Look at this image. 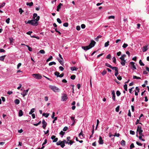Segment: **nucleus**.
I'll use <instances>...</instances> for the list:
<instances>
[{"mask_svg": "<svg viewBox=\"0 0 149 149\" xmlns=\"http://www.w3.org/2000/svg\"><path fill=\"white\" fill-rule=\"evenodd\" d=\"M49 115V113H43L42 114V116H45V117L47 118Z\"/></svg>", "mask_w": 149, "mask_h": 149, "instance_id": "4be33fe9", "label": "nucleus"}, {"mask_svg": "<svg viewBox=\"0 0 149 149\" xmlns=\"http://www.w3.org/2000/svg\"><path fill=\"white\" fill-rule=\"evenodd\" d=\"M120 136V134L119 133H116L115 135H114V136H117L118 137Z\"/></svg>", "mask_w": 149, "mask_h": 149, "instance_id": "774afa93", "label": "nucleus"}, {"mask_svg": "<svg viewBox=\"0 0 149 149\" xmlns=\"http://www.w3.org/2000/svg\"><path fill=\"white\" fill-rule=\"evenodd\" d=\"M14 102L15 104H19L20 102V101L18 99H16L15 100Z\"/></svg>", "mask_w": 149, "mask_h": 149, "instance_id": "a211bd4d", "label": "nucleus"}, {"mask_svg": "<svg viewBox=\"0 0 149 149\" xmlns=\"http://www.w3.org/2000/svg\"><path fill=\"white\" fill-rule=\"evenodd\" d=\"M111 68L112 70H115V71H116V70H118V68L116 67H113L111 66Z\"/></svg>", "mask_w": 149, "mask_h": 149, "instance_id": "5701e85b", "label": "nucleus"}, {"mask_svg": "<svg viewBox=\"0 0 149 149\" xmlns=\"http://www.w3.org/2000/svg\"><path fill=\"white\" fill-rule=\"evenodd\" d=\"M65 132H64L62 131L60 132V134L61 135H62V136H63L64 135V134H65Z\"/></svg>", "mask_w": 149, "mask_h": 149, "instance_id": "338daca9", "label": "nucleus"}, {"mask_svg": "<svg viewBox=\"0 0 149 149\" xmlns=\"http://www.w3.org/2000/svg\"><path fill=\"white\" fill-rule=\"evenodd\" d=\"M126 63V60H124V61H121L120 62L121 64L123 66H124Z\"/></svg>", "mask_w": 149, "mask_h": 149, "instance_id": "f3484780", "label": "nucleus"}, {"mask_svg": "<svg viewBox=\"0 0 149 149\" xmlns=\"http://www.w3.org/2000/svg\"><path fill=\"white\" fill-rule=\"evenodd\" d=\"M34 111H35V109L34 108H33V109H31V110L30 111L29 113V114L30 115V114H32V113H33L34 112Z\"/></svg>", "mask_w": 149, "mask_h": 149, "instance_id": "412c9836", "label": "nucleus"}, {"mask_svg": "<svg viewBox=\"0 0 149 149\" xmlns=\"http://www.w3.org/2000/svg\"><path fill=\"white\" fill-rule=\"evenodd\" d=\"M77 68H76V67H72L71 68V70L72 71H73L74 70H76Z\"/></svg>", "mask_w": 149, "mask_h": 149, "instance_id": "f704fd0d", "label": "nucleus"}, {"mask_svg": "<svg viewBox=\"0 0 149 149\" xmlns=\"http://www.w3.org/2000/svg\"><path fill=\"white\" fill-rule=\"evenodd\" d=\"M58 140V138H55L54 140L53 141V142H55L57 141Z\"/></svg>", "mask_w": 149, "mask_h": 149, "instance_id": "864d4df0", "label": "nucleus"}, {"mask_svg": "<svg viewBox=\"0 0 149 149\" xmlns=\"http://www.w3.org/2000/svg\"><path fill=\"white\" fill-rule=\"evenodd\" d=\"M68 22H65L63 24V26L65 27H67L68 26Z\"/></svg>", "mask_w": 149, "mask_h": 149, "instance_id": "4c0bfd02", "label": "nucleus"}, {"mask_svg": "<svg viewBox=\"0 0 149 149\" xmlns=\"http://www.w3.org/2000/svg\"><path fill=\"white\" fill-rule=\"evenodd\" d=\"M139 63L141 66H144V64L142 62L141 60H140L139 61Z\"/></svg>", "mask_w": 149, "mask_h": 149, "instance_id": "a878e982", "label": "nucleus"}, {"mask_svg": "<svg viewBox=\"0 0 149 149\" xmlns=\"http://www.w3.org/2000/svg\"><path fill=\"white\" fill-rule=\"evenodd\" d=\"M76 77V76L75 75H71L70 77V78L73 80Z\"/></svg>", "mask_w": 149, "mask_h": 149, "instance_id": "2f4dec72", "label": "nucleus"}, {"mask_svg": "<svg viewBox=\"0 0 149 149\" xmlns=\"http://www.w3.org/2000/svg\"><path fill=\"white\" fill-rule=\"evenodd\" d=\"M63 6V4L61 3H60L57 7L56 10L57 11H59V9L61 8V6Z\"/></svg>", "mask_w": 149, "mask_h": 149, "instance_id": "f8f14e48", "label": "nucleus"}, {"mask_svg": "<svg viewBox=\"0 0 149 149\" xmlns=\"http://www.w3.org/2000/svg\"><path fill=\"white\" fill-rule=\"evenodd\" d=\"M134 144L133 143H132L131 144V145L130 146V149H132V148H134Z\"/></svg>", "mask_w": 149, "mask_h": 149, "instance_id": "37998d69", "label": "nucleus"}, {"mask_svg": "<svg viewBox=\"0 0 149 149\" xmlns=\"http://www.w3.org/2000/svg\"><path fill=\"white\" fill-rule=\"evenodd\" d=\"M59 69L61 71H63L64 70V68L62 66H60L59 67Z\"/></svg>", "mask_w": 149, "mask_h": 149, "instance_id": "e2e57ef3", "label": "nucleus"}, {"mask_svg": "<svg viewBox=\"0 0 149 149\" xmlns=\"http://www.w3.org/2000/svg\"><path fill=\"white\" fill-rule=\"evenodd\" d=\"M117 78L119 80H121L122 79V77L121 76L119 75L117 77Z\"/></svg>", "mask_w": 149, "mask_h": 149, "instance_id": "3c124183", "label": "nucleus"}, {"mask_svg": "<svg viewBox=\"0 0 149 149\" xmlns=\"http://www.w3.org/2000/svg\"><path fill=\"white\" fill-rule=\"evenodd\" d=\"M133 78L134 79H141V77H137L136 76L134 75L133 76Z\"/></svg>", "mask_w": 149, "mask_h": 149, "instance_id": "c85d7f7f", "label": "nucleus"}, {"mask_svg": "<svg viewBox=\"0 0 149 149\" xmlns=\"http://www.w3.org/2000/svg\"><path fill=\"white\" fill-rule=\"evenodd\" d=\"M119 106H118L116 108V111L118 112L119 111Z\"/></svg>", "mask_w": 149, "mask_h": 149, "instance_id": "5fc2aeb1", "label": "nucleus"}, {"mask_svg": "<svg viewBox=\"0 0 149 149\" xmlns=\"http://www.w3.org/2000/svg\"><path fill=\"white\" fill-rule=\"evenodd\" d=\"M10 19L9 18H7L6 20V22L7 23V24H9V22H10Z\"/></svg>", "mask_w": 149, "mask_h": 149, "instance_id": "de8ad7c7", "label": "nucleus"}, {"mask_svg": "<svg viewBox=\"0 0 149 149\" xmlns=\"http://www.w3.org/2000/svg\"><path fill=\"white\" fill-rule=\"evenodd\" d=\"M29 90V88L26 90H24L23 93H21V95H23V97H24L26 95H27V93L28 92Z\"/></svg>", "mask_w": 149, "mask_h": 149, "instance_id": "39448f33", "label": "nucleus"}, {"mask_svg": "<svg viewBox=\"0 0 149 149\" xmlns=\"http://www.w3.org/2000/svg\"><path fill=\"white\" fill-rule=\"evenodd\" d=\"M82 48L85 51L87 50L91 49L89 45L86 46H82Z\"/></svg>", "mask_w": 149, "mask_h": 149, "instance_id": "9d476101", "label": "nucleus"}, {"mask_svg": "<svg viewBox=\"0 0 149 149\" xmlns=\"http://www.w3.org/2000/svg\"><path fill=\"white\" fill-rule=\"evenodd\" d=\"M95 43L96 42L92 40L91 43L88 45L90 46L91 48L95 46Z\"/></svg>", "mask_w": 149, "mask_h": 149, "instance_id": "423d86ee", "label": "nucleus"}, {"mask_svg": "<svg viewBox=\"0 0 149 149\" xmlns=\"http://www.w3.org/2000/svg\"><path fill=\"white\" fill-rule=\"evenodd\" d=\"M128 46V45L125 43H124L123 46V47L124 48H126Z\"/></svg>", "mask_w": 149, "mask_h": 149, "instance_id": "58836bf2", "label": "nucleus"}, {"mask_svg": "<svg viewBox=\"0 0 149 149\" xmlns=\"http://www.w3.org/2000/svg\"><path fill=\"white\" fill-rule=\"evenodd\" d=\"M24 11L22 10V8H19V12L20 13V14L21 15Z\"/></svg>", "mask_w": 149, "mask_h": 149, "instance_id": "72a5a7b5", "label": "nucleus"}, {"mask_svg": "<svg viewBox=\"0 0 149 149\" xmlns=\"http://www.w3.org/2000/svg\"><path fill=\"white\" fill-rule=\"evenodd\" d=\"M106 58L107 59H110L111 58V56L110 54H109L107 55Z\"/></svg>", "mask_w": 149, "mask_h": 149, "instance_id": "49530a36", "label": "nucleus"}, {"mask_svg": "<svg viewBox=\"0 0 149 149\" xmlns=\"http://www.w3.org/2000/svg\"><path fill=\"white\" fill-rule=\"evenodd\" d=\"M26 46L28 48L29 50L30 51H32V48L30 47L29 45H26Z\"/></svg>", "mask_w": 149, "mask_h": 149, "instance_id": "393cba45", "label": "nucleus"}, {"mask_svg": "<svg viewBox=\"0 0 149 149\" xmlns=\"http://www.w3.org/2000/svg\"><path fill=\"white\" fill-rule=\"evenodd\" d=\"M26 4L27 6H29L31 7L33 5V2H31L30 3H27Z\"/></svg>", "mask_w": 149, "mask_h": 149, "instance_id": "dca6fc26", "label": "nucleus"}, {"mask_svg": "<svg viewBox=\"0 0 149 149\" xmlns=\"http://www.w3.org/2000/svg\"><path fill=\"white\" fill-rule=\"evenodd\" d=\"M118 70H116V71H115V76L116 77L118 75Z\"/></svg>", "mask_w": 149, "mask_h": 149, "instance_id": "ea45409f", "label": "nucleus"}, {"mask_svg": "<svg viewBox=\"0 0 149 149\" xmlns=\"http://www.w3.org/2000/svg\"><path fill=\"white\" fill-rule=\"evenodd\" d=\"M147 46H144L143 47V49H142L143 52H144L146 51L148 49V48H147Z\"/></svg>", "mask_w": 149, "mask_h": 149, "instance_id": "4468645a", "label": "nucleus"}, {"mask_svg": "<svg viewBox=\"0 0 149 149\" xmlns=\"http://www.w3.org/2000/svg\"><path fill=\"white\" fill-rule=\"evenodd\" d=\"M39 52L41 54H44L45 53V51L43 50H40Z\"/></svg>", "mask_w": 149, "mask_h": 149, "instance_id": "a18cd8bd", "label": "nucleus"}, {"mask_svg": "<svg viewBox=\"0 0 149 149\" xmlns=\"http://www.w3.org/2000/svg\"><path fill=\"white\" fill-rule=\"evenodd\" d=\"M49 87L54 92L57 91L59 89L58 88L54 86H50Z\"/></svg>", "mask_w": 149, "mask_h": 149, "instance_id": "20e7f679", "label": "nucleus"}, {"mask_svg": "<svg viewBox=\"0 0 149 149\" xmlns=\"http://www.w3.org/2000/svg\"><path fill=\"white\" fill-rule=\"evenodd\" d=\"M130 134H132V135H134L135 134V132L134 131H132V130H130Z\"/></svg>", "mask_w": 149, "mask_h": 149, "instance_id": "c03bdc74", "label": "nucleus"}, {"mask_svg": "<svg viewBox=\"0 0 149 149\" xmlns=\"http://www.w3.org/2000/svg\"><path fill=\"white\" fill-rule=\"evenodd\" d=\"M140 120V119H138L136 120V124H135L136 125H137L138 123H139V124H141V123H139V121Z\"/></svg>", "mask_w": 149, "mask_h": 149, "instance_id": "8fccbe9b", "label": "nucleus"}, {"mask_svg": "<svg viewBox=\"0 0 149 149\" xmlns=\"http://www.w3.org/2000/svg\"><path fill=\"white\" fill-rule=\"evenodd\" d=\"M81 27L82 29H84L85 28L86 26L84 24H82L81 25Z\"/></svg>", "mask_w": 149, "mask_h": 149, "instance_id": "bf43d9fd", "label": "nucleus"}, {"mask_svg": "<svg viewBox=\"0 0 149 149\" xmlns=\"http://www.w3.org/2000/svg\"><path fill=\"white\" fill-rule=\"evenodd\" d=\"M56 144L58 146L60 145L62 148H63L65 146V144L63 142H62L61 141H59L56 143Z\"/></svg>", "mask_w": 149, "mask_h": 149, "instance_id": "7ed1b4c3", "label": "nucleus"}, {"mask_svg": "<svg viewBox=\"0 0 149 149\" xmlns=\"http://www.w3.org/2000/svg\"><path fill=\"white\" fill-rule=\"evenodd\" d=\"M123 87H124V89L125 90V91H127V85L126 84H125L124 85Z\"/></svg>", "mask_w": 149, "mask_h": 149, "instance_id": "bb28decb", "label": "nucleus"}, {"mask_svg": "<svg viewBox=\"0 0 149 149\" xmlns=\"http://www.w3.org/2000/svg\"><path fill=\"white\" fill-rule=\"evenodd\" d=\"M137 131L139 132V134H140L141 133H142L143 132V130L141 129L137 130Z\"/></svg>", "mask_w": 149, "mask_h": 149, "instance_id": "79ce46f5", "label": "nucleus"}, {"mask_svg": "<svg viewBox=\"0 0 149 149\" xmlns=\"http://www.w3.org/2000/svg\"><path fill=\"white\" fill-rule=\"evenodd\" d=\"M76 29L77 30L79 31L80 30V27L79 26H77L76 28Z\"/></svg>", "mask_w": 149, "mask_h": 149, "instance_id": "603ef678", "label": "nucleus"}, {"mask_svg": "<svg viewBox=\"0 0 149 149\" xmlns=\"http://www.w3.org/2000/svg\"><path fill=\"white\" fill-rule=\"evenodd\" d=\"M5 52V50L2 48H0V52Z\"/></svg>", "mask_w": 149, "mask_h": 149, "instance_id": "69168bd1", "label": "nucleus"}, {"mask_svg": "<svg viewBox=\"0 0 149 149\" xmlns=\"http://www.w3.org/2000/svg\"><path fill=\"white\" fill-rule=\"evenodd\" d=\"M99 144H103V140L102 139L101 136H99Z\"/></svg>", "mask_w": 149, "mask_h": 149, "instance_id": "9b49d317", "label": "nucleus"}, {"mask_svg": "<svg viewBox=\"0 0 149 149\" xmlns=\"http://www.w3.org/2000/svg\"><path fill=\"white\" fill-rule=\"evenodd\" d=\"M125 54H123L121 56L120 58L121 61H124L125 59V58L126 56Z\"/></svg>", "mask_w": 149, "mask_h": 149, "instance_id": "ddd939ff", "label": "nucleus"}, {"mask_svg": "<svg viewBox=\"0 0 149 149\" xmlns=\"http://www.w3.org/2000/svg\"><path fill=\"white\" fill-rule=\"evenodd\" d=\"M68 129V127H65L63 129V131H67Z\"/></svg>", "mask_w": 149, "mask_h": 149, "instance_id": "13d9d810", "label": "nucleus"}, {"mask_svg": "<svg viewBox=\"0 0 149 149\" xmlns=\"http://www.w3.org/2000/svg\"><path fill=\"white\" fill-rule=\"evenodd\" d=\"M115 18V16H110L108 17L109 19H114Z\"/></svg>", "mask_w": 149, "mask_h": 149, "instance_id": "4d7b16f0", "label": "nucleus"}, {"mask_svg": "<svg viewBox=\"0 0 149 149\" xmlns=\"http://www.w3.org/2000/svg\"><path fill=\"white\" fill-rule=\"evenodd\" d=\"M57 21L59 24H61L62 23V21L60 20V19L59 18H58L57 19Z\"/></svg>", "mask_w": 149, "mask_h": 149, "instance_id": "a19ab883", "label": "nucleus"}, {"mask_svg": "<svg viewBox=\"0 0 149 149\" xmlns=\"http://www.w3.org/2000/svg\"><path fill=\"white\" fill-rule=\"evenodd\" d=\"M130 64L131 65L132 67V68H131L133 70H134V69H136V68L134 65V63L133 62H131L130 63Z\"/></svg>", "mask_w": 149, "mask_h": 149, "instance_id": "6e6552de", "label": "nucleus"}, {"mask_svg": "<svg viewBox=\"0 0 149 149\" xmlns=\"http://www.w3.org/2000/svg\"><path fill=\"white\" fill-rule=\"evenodd\" d=\"M54 74L57 77H58L60 73L56 71L54 73Z\"/></svg>", "mask_w": 149, "mask_h": 149, "instance_id": "473e14b6", "label": "nucleus"}, {"mask_svg": "<svg viewBox=\"0 0 149 149\" xmlns=\"http://www.w3.org/2000/svg\"><path fill=\"white\" fill-rule=\"evenodd\" d=\"M42 124H43L42 127L44 129H45L47 125V123L45 121V120L43 119L42 121Z\"/></svg>", "mask_w": 149, "mask_h": 149, "instance_id": "0eeeda50", "label": "nucleus"}, {"mask_svg": "<svg viewBox=\"0 0 149 149\" xmlns=\"http://www.w3.org/2000/svg\"><path fill=\"white\" fill-rule=\"evenodd\" d=\"M68 99L67 95L64 94L63 95L62 97V100L63 101H65Z\"/></svg>", "mask_w": 149, "mask_h": 149, "instance_id": "1a4fd4ad", "label": "nucleus"}, {"mask_svg": "<svg viewBox=\"0 0 149 149\" xmlns=\"http://www.w3.org/2000/svg\"><path fill=\"white\" fill-rule=\"evenodd\" d=\"M121 144L123 146H125V141L124 140H122L121 142Z\"/></svg>", "mask_w": 149, "mask_h": 149, "instance_id": "6ab92c4d", "label": "nucleus"}, {"mask_svg": "<svg viewBox=\"0 0 149 149\" xmlns=\"http://www.w3.org/2000/svg\"><path fill=\"white\" fill-rule=\"evenodd\" d=\"M116 96L115 95H112V98L113 100L114 101H115L116 100Z\"/></svg>", "mask_w": 149, "mask_h": 149, "instance_id": "052dcab7", "label": "nucleus"}, {"mask_svg": "<svg viewBox=\"0 0 149 149\" xmlns=\"http://www.w3.org/2000/svg\"><path fill=\"white\" fill-rule=\"evenodd\" d=\"M73 143V142L71 140L69 141L68 142V144L72 145Z\"/></svg>", "mask_w": 149, "mask_h": 149, "instance_id": "0e129e2a", "label": "nucleus"}, {"mask_svg": "<svg viewBox=\"0 0 149 149\" xmlns=\"http://www.w3.org/2000/svg\"><path fill=\"white\" fill-rule=\"evenodd\" d=\"M47 139H45V140L44 142L42 144V146H43L45 144H46L47 143Z\"/></svg>", "mask_w": 149, "mask_h": 149, "instance_id": "680f3d73", "label": "nucleus"}, {"mask_svg": "<svg viewBox=\"0 0 149 149\" xmlns=\"http://www.w3.org/2000/svg\"><path fill=\"white\" fill-rule=\"evenodd\" d=\"M52 58V56H51L46 61L48 62V61H50Z\"/></svg>", "mask_w": 149, "mask_h": 149, "instance_id": "c9c22d12", "label": "nucleus"}, {"mask_svg": "<svg viewBox=\"0 0 149 149\" xmlns=\"http://www.w3.org/2000/svg\"><path fill=\"white\" fill-rule=\"evenodd\" d=\"M6 55H4L0 57V60L1 61H3L6 57Z\"/></svg>", "mask_w": 149, "mask_h": 149, "instance_id": "aec40b11", "label": "nucleus"}, {"mask_svg": "<svg viewBox=\"0 0 149 149\" xmlns=\"http://www.w3.org/2000/svg\"><path fill=\"white\" fill-rule=\"evenodd\" d=\"M57 59L58 61L60 63V64H61L62 65H63V63L62 61L59 59V58H58Z\"/></svg>", "mask_w": 149, "mask_h": 149, "instance_id": "e433bc0d", "label": "nucleus"}, {"mask_svg": "<svg viewBox=\"0 0 149 149\" xmlns=\"http://www.w3.org/2000/svg\"><path fill=\"white\" fill-rule=\"evenodd\" d=\"M116 94L118 96H119L120 95L121 93L120 91H117L116 92Z\"/></svg>", "mask_w": 149, "mask_h": 149, "instance_id": "7c9ffc66", "label": "nucleus"}, {"mask_svg": "<svg viewBox=\"0 0 149 149\" xmlns=\"http://www.w3.org/2000/svg\"><path fill=\"white\" fill-rule=\"evenodd\" d=\"M56 63L55 62H52L49 63V66L52 65H56Z\"/></svg>", "mask_w": 149, "mask_h": 149, "instance_id": "b1692460", "label": "nucleus"}, {"mask_svg": "<svg viewBox=\"0 0 149 149\" xmlns=\"http://www.w3.org/2000/svg\"><path fill=\"white\" fill-rule=\"evenodd\" d=\"M107 73V71L104 70L101 73L102 75L103 76L105 74Z\"/></svg>", "mask_w": 149, "mask_h": 149, "instance_id": "c756f323", "label": "nucleus"}, {"mask_svg": "<svg viewBox=\"0 0 149 149\" xmlns=\"http://www.w3.org/2000/svg\"><path fill=\"white\" fill-rule=\"evenodd\" d=\"M40 17L39 16H38L36 13H34L33 14V18L34 19L29 20L28 22L26 21L25 23L26 24H29L32 25L34 26H37L38 25V21L40 19Z\"/></svg>", "mask_w": 149, "mask_h": 149, "instance_id": "f257e3e1", "label": "nucleus"}, {"mask_svg": "<svg viewBox=\"0 0 149 149\" xmlns=\"http://www.w3.org/2000/svg\"><path fill=\"white\" fill-rule=\"evenodd\" d=\"M105 65L107 67H108L110 68L111 66L108 63H106Z\"/></svg>", "mask_w": 149, "mask_h": 149, "instance_id": "09e8293b", "label": "nucleus"}, {"mask_svg": "<svg viewBox=\"0 0 149 149\" xmlns=\"http://www.w3.org/2000/svg\"><path fill=\"white\" fill-rule=\"evenodd\" d=\"M33 77L37 79H40L42 78V77L39 74H32Z\"/></svg>", "mask_w": 149, "mask_h": 149, "instance_id": "f03ea898", "label": "nucleus"}, {"mask_svg": "<svg viewBox=\"0 0 149 149\" xmlns=\"http://www.w3.org/2000/svg\"><path fill=\"white\" fill-rule=\"evenodd\" d=\"M109 41H107V42H105L104 44V47H107L109 45Z\"/></svg>", "mask_w": 149, "mask_h": 149, "instance_id": "cd10ccee", "label": "nucleus"}, {"mask_svg": "<svg viewBox=\"0 0 149 149\" xmlns=\"http://www.w3.org/2000/svg\"><path fill=\"white\" fill-rule=\"evenodd\" d=\"M23 115V111L22 110H20L19 112V116L20 117L22 116Z\"/></svg>", "mask_w": 149, "mask_h": 149, "instance_id": "2eb2a0df", "label": "nucleus"}, {"mask_svg": "<svg viewBox=\"0 0 149 149\" xmlns=\"http://www.w3.org/2000/svg\"><path fill=\"white\" fill-rule=\"evenodd\" d=\"M5 4V3L4 2H3L1 5H0V8L4 6Z\"/></svg>", "mask_w": 149, "mask_h": 149, "instance_id": "6e6d98bb", "label": "nucleus"}]
</instances>
